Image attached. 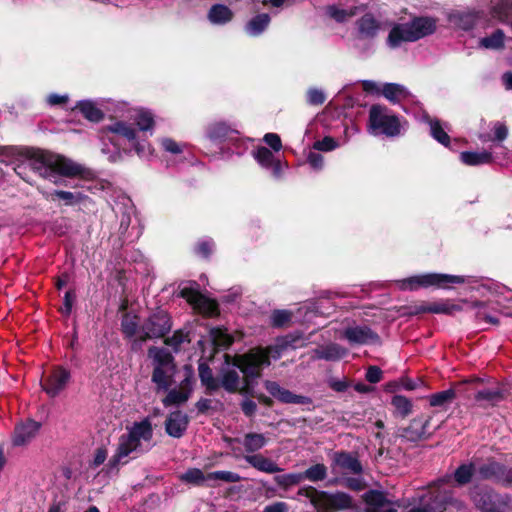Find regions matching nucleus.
<instances>
[{
  "instance_id": "bb28decb",
  "label": "nucleus",
  "mask_w": 512,
  "mask_h": 512,
  "mask_svg": "<svg viewBox=\"0 0 512 512\" xmlns=\"http://www.w3.org/2000/svg\"><path fill=\"white\" fill-rule=\"evenodd\" d=\"M233 15L229 7L223 4H215L208 12V19L212 24L224 25L232 20Z\"/></svg>"
},
{
  "instance_id": "a19ab883",
  "label": "nucleus",
  "mask_w": 512,
  "mask_h": 512,
  "mask_svg": "<svg viewBox=\"0 0 512 512\" xmlns=\"http://www.w3.org/2000/svg\"><path fill=\"white\" fill-rule=\"evenodd\" d=\"M199 371V377L201 380V383L208 389V390H216L219 387V381L214 378L212 370L210 367L205 363H200L198 367Z\"/></svg>"
},
{
  "instance_id": "de8ad7c7",
  "label": "nucleus",
  "mask_w": 512,
  "mask_h": 512,
  "mask_svg": "<svg viewBox=\"0 0 512 512\" xmlns=\"http://www.w3.org/2000/svg\"><path fill=\"white\" fill-rule=\"evenodd\" d=\"M253 155L256 161L266 169L272 167L275 160L273 153L266 147L257 148Z\"/></svg>"
},
{
  "instance_id": "c756f323",
  "label": "nucleus",
  "mask_w": 512,
  "mask_h": 512,
  "mask_svg": "<svg viewBox=\"0 0 512 512\" xmlns=\"http://www.w3.org/2000/svg\"><path fill=\"white\" fill-rule=\"evenodd\" d=\"M494 495L492 491L481 488V487H474L471 491V499L482 511H490V506L493 502Z\"/></svg>"
},
{
  "instance_id": "a18cd8bd",
  "label": "nucleus",
  "mask_w": 512,
  "mask_h": 512,
  "mask_svg": "<svg viewBox=\"0 0 512 512\" xmlns=\"http://www.w3.org/2000/svg\"><path fill=\"white\" fill-rule=\"evenodd\" d=\"M359 12V7H351L348 9L338 8L336 6H330L328 8V14L338 22H343L349 18L355 16Z\"/></svg>"
},
{
  "instance_id": "e2e57ef3",
  "label": "nucleus",
  "mask_w": 512,
  "mask_h": 512,
  "mask_svg": "<svg viewBox=\"0 0 512 512\" xmlns=\"http://www.w3.org/2000/svg\"><path fill=\"white\" fill-rule=\"evenodd\" d=\"M338 147L337 142L331 137H324L313 144V148L317 151H332Z\"/></svg>"
},
{
  "instance_id": "7c9ffc66",
  "label": "nucleus",
  "mask_w": 512,
  "mask_h": 512,
  "mask_svg": "<svg viewBox=\"0 0 512 512\" xmlns=\"http://www.w3.org/2000/svg\"><path fill=\"white\" fill-rule=\"evenodd\" d=\"M41 193L45 197V199L49 201H54L55 198H58L64 201L66 205H74L76 203H80L85 198V196L80 192L72 193L63 190H55L53 192L41 190Z\"/></svg>"
},
{
  "instance_id": "6e6d98bb",
  "label": "nucleus",
  "mask_w": 512,
  "mask_h": 512,
  "mask_svg": "<svg viewBox=\"0 0 512 512\" xmlns=\"http://www.w3.org/2000/svg\"><path fill=\"white\" fill-rule=\"evenodd\" d=\"M431 502L411 508L408 512H444V507L438 502V497L431 498Z\"/></svg>"
},
{
  "instance_id": "aec40b11",
  "label": "nucleus",
  "mask_w": 512,
  "mask_h": 512,
  "mask_svg": "<svg viewBox=\"0 0 512 512\" xmlns=\"http://www.w3.org/2000/svg\"><path fill=\"white\" fill-rule=\"evenodd\" d=\"M192 391V384L189 378L182 381L178 389H172L169 391L165 399L163 400L164 406L180 405L185 403Z\"/></svg>"
},
{
  "instance_id": "f8f14e48",
  "label": "nucleus",
  "mask_w": 512,
  "mask_h": 512,
  "mask_svg": "<svg viewBox=\"0 0 512 512\" xmlns=\"http://www.w3.org/2000/svg\"><path fill=\"white\" fill-rule=\"evenodd\" d=\"M265 389L278 401L285 404L311 405L312 399L307 396L297 395L290 390L283 388L275 381H265Z\"/></svg>"
},
{
  "instance_id": "f03ea898",
  "label": "nucleus",
  "mask_w": 512,
  "mask_h": 512,
  "mask_svg": "<svg viewBox=\"0 0 512 512\" xmlns=\"http://www.w3.org/2000/svg\"><path fill=\"white\" fill-rule=\"evenodd\" d=\"M24 155L34 172L55 184L59 176L73 177L83 172L81 165L49 151L27 149Z\"/></svg>"
},
{
  "instance_id": "20e7f679",
  "label": "nucleus",
  "mask_w": 512,
  "mask_h": 512,
  "mask_svg": "<svg viewBox=\"0 0 512 512\" xmlns=\"http://www.w3.org/2000/svg\"><path fill=\"white\" fill-rule=\"evenodd\" d=\"M437 21L432 17H417L408 23L395 25L387 39L391 48L400 46L403 42H414L431 35L436 30Z\"/></svg>"
},
{
  "instance_id": "473e14b6",
  "label": "nucleus",
  "mask_w": 512,
  "mask_h": 512,
  "mask_svg": "<svg viewBox=\"0 0 512 512\" xmlns=\"http://www.w3.org/2000/svg\"><path fill=\"white\" fill-rule=\"evenodd\" d=\"M335 462L339 467L350 473L360 474L362 472V465L359 460L348 453L337 454Z\"/></svg>"
},
{
  "instance_id": "0eeeda50",
  "label": "nucleus",
  "mask_w": 512,
  "mask_h": 512,
  "mask_svg": "<svg viewBox=\"0 0 512 512\" xmlns=\"http://www.w3.org/2000/svg\"><path fill=\"white\" fill-rule=\"evenodd\" d=\"M311 503L317 512L343 511L353 507L352 497L344 492H317L312 498Z\"/></svg>"
},
{
  "instance_id": "2eb2a0df",
  "label": "nucleus",
  "mask_w": 512,
  "mask_h": 512,
  "mask_svg": "<svg viewBox=\"0 0 512 512\" xmlns=\"http://www.w3.org/2000/svg\"><path fill=\"white\" fill-rule=\"evenodd\" d=\"M241 357L242 355L235 357L232 363V367H230V356L225 355L227 367L223 368L221 371V379L219 386H222L228 392H235L239 388L240 376L237 369H240L242 371L241 367L238 365L239 359Z\"/></svg>"
},
{
  "instance_id": "3c124183",
  "label": "nucleus",
  "mask_w": 512,
  "mask_h": 512,
  "mask_svg": "<svg viewBox=\"0 0 512 512\" xmlns=\"http://www.w3.org/2000/svg\"><path fill=\"white\" fill-rule=\"evenodd\" d=\"M436 497H438V502L443 505L444 510L448 508H453L456 511H461L465 507L464 503L461 500L452 497L451 494L445 493L442 496L437 495Z\"/></svg>"
},
{
  "instance_id": "a211bd4d",
  "label": "nucleus",
  "mask_w": 512,
  "mask_h": 512,
  "mask_svg": "<svg viewBox=\"0 0 512 512\" xmlns=\"http://www.w3.org/2000/svg\"><path fill=\"white\" fill-rule=\"evenodd\" d=\"M464 306H469V303L465 300L461 301L460 303H455L452 300H443L440 302H435L426 306H422L419 309V311L435 314L454 315L457 312L464 310Z\"/></svg>"
},
{
  "instance_id": "f3484780",
  "label": "nucleus",
  "mask_w": 512,
  "mask_h": 512,
  "mask_svg": "<svg viewBox=\"0 0 512 512\" xmlns=\"http://www.w3.org/2000/svg\"><path fill=\"white\" fill-rule=\"evenodd\" d=\"M189 424L187 414L181 411L170 413L165 421V430L167 434L174 438H180L184 435Z\"/></svg>"
},
{
  "instance_id": "423d86ee",
  "label": "nucleus",
  "mask_w": 512,
  "mask_h": 512,
  "mask_svg": "<svg viewBox=\"0 0 512 512\" xmlns=\"http://www.w3.org/2000/svg\"><path fill=\"white\" fill-rule=\"evenodd\" d=\"M399 118L383 106L373 105L369 111V132L374 135L395 137L400 134Z\"/></svg>"
},
{
  "instance_id": "6e6552de",
  "label": "nucleus",
  "mask_w": 512,
  "mask_h": 512,
  "mask_svg": "<svg viewBox=\"0 0 512 512\" xmlns=\"http://www.w3.org/2000/svg\"><path fill=\"white\" fill-rule=\"evenodd\" d=\"M172 323L169 314L164 310H157L142 325L139 333L142 341L146 339L161 338L171 329Z\"/></svg>"
},
{
  "instance_id": "8fccbe9b",
  "label": "nucleus",
  "mask_w": 512,
  "mask_h": 512,
  "mask_svg": "<svg viewBox=\"0 0 512 512\" xmlns=\"http://www.w3.org/2000/svg\"><path fill=\"white\" fill-rule=\"evenodd\" d=\"M303 475V480L308 479L310 481L316 482L326 478L327 469L323 464H316L308 468Z\"/></svg>"
},
{
  "instance_id": "052dcab7",
  "label": "nucleus",
  "mask_w": 512,
  "mask_h": 512,
  "mask_svg": "<svg viewBox=\"0 0 512 512\" xmlns=\"http://www.w3.org/2000/svg\"><path fill=\"white\" fill-rule=\"evenodd\" d=\"M275 480L281 486H292L303 481V475L302 473L285 474L277 476Z\"/></svg>"
},
{
  "instance_id": "c03bdc74",
  "label": "nucleus",
  "mask_w": 512,
  "mask_h": 512,
  "mask_svg": "<svg viewBox=\"0 0 512 512\" xmlns=\"http://www.w3.org/2000/svg\"><path fill=\"white\" fill-rule=\"evenodd\" d=\"M474 471L473 464H462L455 470L453 478L458 485H465L470 482Z\"/></svg>"
},
{
  "instance_id": "4468645a",
  "label": "nucleus",
  "mask_w": 512,
  "mask_h": 512,
  "mask_svg": "<svg viewBox=\"0 0 512 512\" xmlns=\"http://www.w3.org/2000/svg\"><path fill=\"white\" fill-rule=\"evenodd\" d=\"M70 380V372L62 367L54 368L42 382L43 390L50 396H57Z\"/></svg>"
},
{
  "instance_id": "a878e982",
  "label": "nucleus",
  "mask_w": 512,
  "mask_h": 512,
  "mask_svg": "<svg viewBox=\"0 0 512 512\" xmlns=\"http://www.w3.org/2000/svg\"><path fill=\"white\" fill-rule=\"evenodd\" d=\"M489 12L498 21H508L512 16V0H489Z\"/></svg>"
},
{
  "instance_id": "37998d69",
  "label": "nucleus",
  "mask_w": 512,
  "mask_h": 512,
  "mask_svg": "<svg viewBox=\"0 0 512 512\" xmlns=\"http://www.w3.org/2000/svg\"><path fill=\"white\" fill-rule=\"evenodd\" d=\"M148 355L153 359L155 366H171L172 356L163 348L151 347L148 351Z\"/></svg>"
},
{
  "instance_id": "4d7b16f0",
  "label": "nucleus",
  "mask_w": 512,
  "mask_h": 512,
  "mask_svg": "<svg viewBox=\"0 0 512 512\" xmlns=\"http://www.w3.org/2000/svg\"><path fill=\"white\" fill-rule=\"evenodd\" d=\"M292 314L288 310H275L271 315L272 325L282 327L290 322Z\"/></svg>"
},
{
  "instance_id": "7ed1b4c3",
  "label": "nucleus",
  "mask_w": 512,
  "mask_h": 512,
  "mask_svg": "<svg viewBox=\"0 0 512 512\" xmlns=\"http://www.w3.org/2000/svg\"><path fill=\"white\" fill-rule=\"evenodd\" d=\"M296 339L289 336L277 338L273 345L266 348H255L242 355L238 365L242 369L247 381L261 376L264 367L270 365V358L279 359L288 349H295Z\"/></svg>"
},
{
  "instance_id": "cd10ccee",
  "label": "nucleus",
  "mask_w": 512,
  "mask_h": 512,
  "mask_svg": "<svg viewBox=\"0 0 512 512\" xmlns=\"http://www.w3.org/2000/svg\"><path fill=\"white\" fill-rule=\"evenodd\" d=\"M239 442L245 448L248 454H255L256 451L262 449L268 443V439L261 433H247Z\"/></svg>"
},
{
  "instance_id": "c9c22d12",
  "label": "nucleus",
  "mask_w": 512,
  "mask_h": 512,
  "mask_svg": "<svg viewBox=\"0 0 512 512\" xmlns=\"http://www.w3.org/2000/svg\"><path fill=\"white\" fill-rule=\"evenodd\" d=\"M460 159L466 165H481L490 163L492 161V155L490 152H462L460 154Z\"/></svg>"
},
{
  "instance_id": "ea45409f",
  "label": "nucleus",
  "mask_w": 512,
  "mask_h": 512,
  "mask_svg": "<svg viewBox=\"0 0 512 512\" xmlns=\"http://www.w3.org/2000/svg\"><path fill=\"white\" fill-rule=\"evenodd\" d=\"M210 338L216 348L226 349L233 343V337L219 327L210 330Z\"/></svg>"
},
{
  "instance_id": "864d4df0",
  "label": "nucleus",
  "mask_w": 512,
  "mask_h": 512,
  "mask_svg": "<svg viewBox=\"0 0 512 512\" xmlns=\"http://www.w3.org/2000/svg\"><path fill=\"white\" fill-rule=\"evenodd\" d=\"M392 405L396 411L403 417L407 416L411 412V402L404 396L396 395L392 399Z\"/></svg>"
},
{
  "instance_id": "393cba45",
  "label": "nucleus",
  "mask_w": 512,
  "mask_h": 512,
  "mask_svg": "<svg viewBox=\"0 0 512 512\" xmlns=\"http://www.w3.org/2000/svg\"><path fill=\"white\" fill-rule=\"evenodd\" d=\"M478 18V14L473 11H457L449 15V23L456 28L469 30L473 28Z\"/></svg>"
},
{
  "instance_id": "f257e3e1",
  "label": "nucleus",
  "mask_w": 512,
  "mask_h": 512,
  "mask_svg": "<svg viewBox=\"0 0 512 512\" xmlns=\"http://www.w3.org/2000/svg\"><path fill=\"white\" fill-rule=\"evenodd\" d=\"M152 437L153 428L148 418L134 422L127 428V433L119 437L117 449L107 464L109 472L117 470L121 464H126L131 454L149 450Z\"/></svg>"
},
{
  "instance_id": "6ab92c4d",
  "label": "nucleus",
  "mask_w": 512,
  "mask_h": 512,
  "mask_svg": "<svg viewBox=\"0 0 512 512\" xmlns=\"http://www.w3.org/2000/svg\"><path fill=\"white\" fill-rule=\"evenodd\" d=\"M365 501L370 506L366 510H374L379 512H397L395 503L387 500L382 492H368L365 495Z\"/></svg>"
},
{
  "instance_id": "49530a36",
  "label": "nucleus",
  "mask_w": 512,
  "mask_h": 512,
  "mask_svg": "<svg viewBox=\"0 0 512 512\" xmlns=\"http://www.w3.org/2000/svg\"><path fill=\"white\" fill-rule=\"evenodd\" d=\"M455 398V391L453 389L444 390L429 397V403L433 407H440Z\"/></svg>"
},
{
  "instance_id": "e433bc0d",
  "label": "nucleus",
  "mask_w": 512,
  "mask_h": 512,
  "mask_svg": "<svg viewBox=\"0 0 512 512\" xmlns=\"http://www.w3.org/2000/svg\"><path fill=\"white\" fill-rule=\"evenodd\" d=\"M504 392L497 389H483L476 393L475 400L480 403L495 405L504 399Z\"/></svg>"
},
{
  "instance_id": "1a4fd4ad",
  "label": "nucleus",
  "mask_w": 512,
  "mask_h": 512,
  "mask_svg": "<svg viewBox=\"0 0 512 512\" xmlns=\"http://www.w3.org/2000/svg\"><path fill=\"white\" fill-rule=\"evenodd\" d=\"M180 296L192 305L195 310L206 316L218 314V304L216 301L201 294L196 283L183 286L180 289Z\"/></svg>"
},
{
  "instance_id": "f704fd0d",
  "label": "nucleus",
  "mask_w": 512,
  "mask_h": 512,
  "mask_svg": "<svg viewBox=\"0 0 512 512\" xmlns=\"http://www.w3.org/2000/svg\"><path fill=\"white\" fill-rule=\"evenodd\" d=\"M83 116L92 122H99L103 119L102 111L96 107V105L89 100H83L78 102L76 106Z\"/></svg>"
},
{
  "instance_id": "412c9836",
  "label": "nucleus",
  "mask_w": 512,
  "mask_h": 512,
  "mask_svg": "<svg viewBox=\"0 0 512 512\" xmlns=\"http://www.w3.org/2000/svg\"><path fill=\"white\" fill-rule=\"evenodd\" d=\"M244 459L253 468L264 473L272 474L281 471V468L274 461L262 454H247Z\"/></svg>"
},
{
  "instance_id": "b1692460",
  "label": "nucleus",
  "mask_w": 512,
  "mask_h": 512,
  "mask_svg": "<svg viewBox=\"0 0 512 512\" xmlns=\"http://www.w3.org/2000/svg\"><path fill=\"white\" fill-rule=\"evenodd\" d=\"M347 349L337 343H329L315 349V356L326 361H338L346 356Z\"/></svg>"
},
{
  "instance_id": "09e8293b",
  "label": "nucleus",
  "mask_w": 512,
  "mask_h": 512,
  "mask_svg": "<svg viewBox=\"0 0 512 512\" xmlns=\"http://www.w3.org/2000/svg\"><path fill=\"white\" fill-rule=\"evenodd\" d=\"M122 331L126 337H133L138 331V319L136 315L125 314L122 319Z\"/></svg>"
},
{
  "instance_id": "dca6fc26",
  "label": "nucleus",
  "mask_w": 512,
  "mask_h": 512,
  "mask_svg": "<svg viewBox=\"0 0 512 512\" xmlns=\"http://www.w3.org/2000/svg\"><path fill=\"white\" fill-rule=\"evenodd\" d=\"M41 424L34 420H27L16 425L12 438L15 446H24L30 443L38 434Z\"/></svg>"
},
{
  "instance_id": "c85d7f7f",
  "label": "nucleus",
  "mask_w": 512,
  "mask_h": 512,
  "mask_svg": "<svg viewBox=\"0 0 512 512\" xmlns=\"http://www.w3.org/2000/svg\"><path fill=\"white\" fill-rule=\"evenodd\" d=\"M270 23V16L267 13L258 14L250 19L245 25V32L256 37L262 34Z\"/></svg>"
},
{
  "instance_id": "72a5a7b5",
  "label": "nucleus",
  "mask_w": 512,
  "mask_h": 512,
  "mask_svg": "<svg viewBox=\"0 0 512 512\" xmlns=\"http://www.w3.org/2000/svg\"><path fill=\"white\" fill-rule=\"evenodd\" d=\"M425 118L429 123L431 136L442 145L448 146L450 137L446 132L447 124H441L438 120L430 119L428 116H425Z\"/></svg>"
},
{
  "instance_id": "39448f33",
  "label": "nucleus",
  "mask_w": 512,
  "mask_h": 512,
  "mask_svg": "<svg viewBox=\"0 0 512 512\" xmlns=\"http://www.w3.org/2000/svg\"><path fill=\"white\" fill-rule=\"evenodd\" d=\"M466 281L467 279L464 276L443 273H427L399 280L398 285L402 290H416L418 288L428 287L446 289L452 284H463Z\"/></svg>"
},
{
  "instance_id": "58836bf2",
  "label": "nucleus",
  "mask_w": 512,
  "mask_h": 512,
  "mask_svg": "<svg viewBox=\"0 0 512 512\" xmlns=\"http://www.w3.org/2000/svg\"><path fill=\"white\" fill-rule=\"evenodd\" d=\"M505 34L502 30L494 31L490 36L480 39L479 45L485 49L499 50L504 47Z\"/></svg>"
},
{
  "instance_id": "680f3d73",
  "label": "nucleus",
  "mask_w": 512,
  "mask_h": 512,
  "mask_svg": "<svg viewBox=\"0 0 512 512\" xmlns=\"http://www.w3.org/2000/svg\"><path fill=\"white\" fill-rule=\"evenodd\" d=\"M189 341L188 334L178 330L175 331L174 334L166 339V344L171 346L175 351L179 349L182 343Z\"/></svg>"
},
{
  "instance_id": "5701e85b",
  "label": "nucleus",
  "mask_w": 512,
  "mask_h": 512,
  "mask_svg": "<svg viewBox=\"0 0 512 512\" xmlns=\"http://www.w3.org/2000/svg\"><path fill=\"white\" fill-rule=\"evenodd\" d=\"M356 24L358 35L363 39L374 38L380 30V23L371 14H365Z\"/></svg>"
},
{
  "instance_id": "5fc2aeb1",
  "label": "nucleus",
  "mask_w": 512,
  "mask_h": 512,
  "mask_svg": "<svg viewBox=\"0 0 512 512\" xmlns=\"http://www.w3.org/2000/svg\"><path fill=\"white\" fill-rule=\"evenodd\" d=\"M180 479L187 483L200 484L204 482L205 476L200 469L192 468L183 473Z\"/></svg>"
},
{
  "instance_id": "9d476101",
  "label": "nucleus",
  "mask_w": 512,
  "mask_h": 512,
  "mask_svg": "<svg viewBox=\"0 0 512 512\" xmlns=\"http://www.w3.org/2000/svg\"><path fill=\"white\" fill-rule=\"evenodd\" d=\"M110 134H116L126 138L128 141H134L136 140V132L135 129L130 124H127L122 121H117L102 129L101 139L104 144L102 152L108 155V160L110 162H117L121 159V153L119 149L116 148L115 151L110 152V150L106 147V140L112 143V138Z\"/></svg>"
},
{
  "instance_id": "0e129e2a",
  "label": "nucleus",
  "mask_w": 512,
  "mask_h": 512,
  "mask_svg": "<svg viewBox=\"0 0 512 512\" xmlns=\"http://www.w3.org/2000/svg\"><path fill=\"white\" fill-rule=\"evenodd\" d=\"M325 94L322 90L311 88L307 92V100L311 105H321L325 102Z\"/></svg>"
},
{
  "instance_id": "774afa93",
  "label": "nucleus",
  "mask_w": 512,
  "mask_h": 512,
  "mask_svg": "<svg viewBox=\"0 0 512 512\" xmlns=\"http://www.w3.org/2000/svg\"><path fill=\"white\" fill-rule=\"evenodd\" d=\"M264 141L276 152L280 151L282 148L281 139L275 133H267L264 136Z\"/></svg>"
},
{
  "instance_id": "4be33fe9",
  "label": "nucleus",
  "mask_w": 512,
  "mask_h": 512,
  "mask_svg": "<svg viewBox=\"0 0 512 512\" xmlns=\"http://www.w3.org/2000/svg\"><path fill=\"white\" fill-rule=\"evenodd\" d=\"M429 417L419 416L413 419L410 425L404 429L403 436L410 441H417L427 434Z\"/></svg>"
},
{
  "instance_id": "79ce46f5",
  "label": "nucleus",
  "mask_w": 512,
  "mask_h": 512,
  "mask_svg": "<svg viewBox=\"0 0 512 512\" xmlns=\"http://www.w3.org/2000/svg\"><path fill=\"white\" fill-rule=\"evenodd\" d=\"M501 469L502 464L495 461H489L479 468L478 473L483 479H491L497 482L501 474Z\"/></svg>"
},
{
  "instance_id": "ddd939ff",
  "label": "nucleus",
  "mask_w": 512,
  "mask_h": 512,
  "mask_svg": "<svg viewBox=\"0 0 512 512\" xmlns=\"http://www.w3.org/2000/svg\"><path fill=\"white\" fill-rule=\"evenodd\" d=\"M207 137L212 141L236 144L241 142L239 131L225 122H213L207 127Z\"/></svg>"
},
{
  "instance_id": "9b49d317",
  "label": "nucleus",
  "mask_w": 512,
  "mask_h": 512,
  "mask_svg": "<svg viewBox=\"0 0 512 512\" xmlns=\"http://www.w3.org/2000/svg\"><path fill=\"white\" fill-rule=\"evenodd\" d=\"M343 337L351 345H369L379 343V335L365 325L348 326L343 331Z\"/></svg>"
},
{
  "instance_id": "2f4dec72",
  "label": "nucleus",
  "mask_w": 512,
  "mask_h": 512,
  "mask_svg": "<svg viewBox=\"0 0 512 512\" xmlns=\"http://www.w3.org/2000/svg\"><path fill=\"white\" fill-rule=\"evenodd\" d=\"M381 94L392 103H398L409 96L408 90L403 85L396 83L384 84Z\"/></svg>"
},
{
  "instance_id": "69168bd1",
  "label": "nucleus",
  "mask_w": 512,
  "mask_h": 512,
  "mask_svg": "<svg viewBox=\"0 0 512 512\" xmlns=\"http://www.w3.org/2000/svg\"><path fill=\"white\" fill-rule=\"evenodd\" d=\"M307 161L312 168L320 170L323 167L324 159L318 152L310 151L307 156Z\"/></svg>"
},
{
  "instance_id": "4c0bfd02",
  "label": "nucleus",
  "mask_w": 512,
  "mask_h": 512,
  "mask_svg": "<svg viewBox=\"0 0 512 512\" xmlns=\"http://www.w3.org/2000/svg\"><path fill=\"white\" fill-rule=\"evenodd\" d=\"M171 366L162 367L155 366L152 381L157 385L158 389L166 390L171 384Z\"/></svg>"
},
{
  "instance_id": "338daca9",
  "label": "nucleus",
  "mask_w": 512,
  "mask_h": 512,
  "mask_svg": "<svg viewBox=\"0 0 512 512\" xmlns=\"http://www.w3.org/2000/svg\"><path fill=\"white\" fill-rule=\"evenodd\" d=\"M497 483L512 488V469L502 465L501 474Z\"/></svg>"
},
{
  "instance_id": "13d9d810",
  "label": "nucleus",
  "mask_w": 512,
  "mask_h": 512,
  "mask_svg": "<svg viewBox=\"0 0 512 512\" xmlns=\"http://www.w3.org/2000/svg\"><path fill=\"white\" fill-rule=\"evenodd\" d=\"M162 148L171 154H180L185 148V144L178 143L175 140L165 137L160 140Z\"/></svg>"
},
{
  "instance_id": "bf43d9fd",
  "label": "nucleus",
  "mask_w": 512,
  "mask_h": 512,
  "mask_svg": "<svg viewBox=\"0 0 512 512\" xmlns=\"http://www.w3.org/2000/svg\"><path fill=\"white\" fill-rule=\"evenodd\" d=\"M136 121H137V125H138L139 129L142 131H147V130L151 129L154 124L153 116H152L151 112L144 111V110L139 111Z\"/></svg>"
},
{
  "instance_id": "603ef678",
  "label": "nucleus",
  "mask_w": 512,
  "mask_h": 512,
  "mask_svg": "<svg viewBox=\"0 0 512 512\" xmlns=\"http://www.w3.org/2000/svg\"><path fill=\"white\" fill-rule=\"evenodd\" d=\"M209 480H220L227 483H235L241 480L240 475L231 471H215L208 474Z\"/></svg>"
}]
</instances>
